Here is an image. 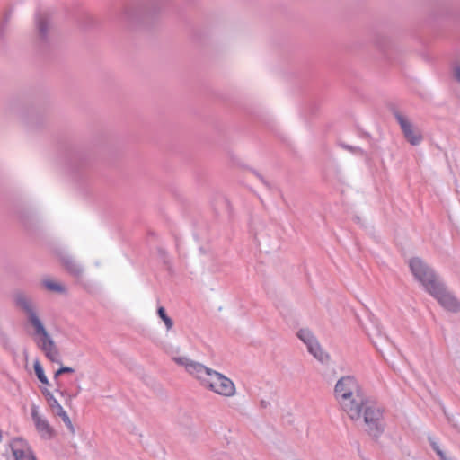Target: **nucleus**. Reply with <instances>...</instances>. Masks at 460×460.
Returning <instances> with one entry per match:
<instances>
[{
    "mask_svg": "<svg viewBox=\"0 0 460 460\" xmlns=\"http://www.w3.org/2000/svg\"><path fill=\"white\" fill-rule=\"evenodd\" d=\"M409 266L414 277L443 308L453 313L460 311V302L427 263L415 257L410 260Z\"/></svg>",
    "mask_w": 460,
    "mask_h": 460,
    "instance_id": "nucleus-1",
    "label": "nucleus"
},
{
    "mask_svg": "<svg viewBox=\"0 0 460 460\" xmlns=\"http://www.w3.org/2000/svg\"><path fill=\"white\" fill-rule=\"evenodd\" d=\"M173 360L178 365L183 366L186 371L198 379L202 386L214 393L226 397L235 394L234 382L223 374L187 357H177Z\"/></svg>",
    "mask_w": 460,
    "mask_h": 460,
    "instance_id": "nucleus-2",
    "label": "nucleus"
},
{
    "mask_svg": "<svg viewBox=\"0 0 460 460\" xmlns=\"http://www.w3.org/2000/svg\"><path fill=\"white\" fill-rule=\"evenodd\" d=\"M13 299L15 305L26 314L28 323L33 327L34 341L38 348L50 361L59 363L60 356L55 341L38 316L31 299L23 293H16Z\"/></svg>",
    "mask_w": 460,
    "mask_h": 460,
    "instance_id": "nucleus-3",
    "label": "nucleus"
},
{
    "mask_svg": "<svg viewBox=\"0 0 460 460\" xmlns=\"http://www.w3.org/2000/svg\"><path fill=\"white\" fill-rule=\"evenodd\" d=\"M334 394L341 409L351 420L360 419L359 406L363 404L366 396L354 376L341 377L335 385Z\"/></svg>",
    "mask_w": 460,
    "mask_h": 460,
    "instance_id": "nucleus-4",
    "label": "nucleus"
},
{
    "mask_svg": "<svg viewBox=\"0 0 460 460\" xmlns=\"http://www.w3.org/2000/svg\"><path fill=\"white\" fill-rule=\"evenodd\" d=\"M360 417L363 416L367 426V432L373 438H379L385 430L383 421V409L367 397L363 399V404L359 406Z\"/></svg>",
    "mask_w": 460,
    "mask_h": 460,
    "instance_id": "nucleus-5",
    "label": "nucleus"
},
{
    "mask_svg": "<svg viewBox=\"0 0 460 460\" xmlns=\"http://www.w3.org/2000/svg\"><path fill=\"white\" fill-rule=\"evenodd\" d=\"M168 0H147L146 4L125 10L124 15L131 22H145L148 16H152L164 6Z\"/></svg>",
    "mask_w": 460,
    "mask_h": 460,
    "instance_id": "nucleus-6",
    "label": "nucleus"
},
{
    "mask_svg": "<svg viewBox=\"0 0 460 460\" xmlns=\"http://www.w3.org/2000/svg\"><path fill=\"white\" fill-rule=\"evenodd\" d=\"M297 337L306 345L308 352L322 364H327L330 356L325 352L314 334L307 328H302L297 332Z\"/></svg>",
    "mask_w": 460,
    "mask_h": 460,
    "instance_id": "nucleus-7",
    "label": "nucleus"
},
{
    "mask_svg": "<svg viewBox=\"0 0 460 460\" xmlns=\"http://www.w3.org/2000/svg\"><path fill=\"white\" fill-rule=\"evenodd\" d=\"M14 460H37L31 447L22 438H14L10 443Z\"/></svg>",
    "mask_w": 460,
    "mask_h": 460,
    "instance_id": "nucleus-8",
    "label": "nucleus"
},
{
    "mask_svg": "<svg viewBox=\"0 0 460 460\" xmlns=\"http://www.w3.org/2000/svg\"><path fill=\"white\" fill-rule=\"evenodd\" d=\"M394 116L399 123L403 136L407 141L412 146L419 145L422 137L420 134L413 130L411 122L398 111H394Z\"/></svg>",
    "mask_w": 460,
    "mask_h": 460,
    "instance_id": "nucleus-9",
    "label": "nucleus"
},
{
    "mask_svg": "<svg viewBox=\"0 0 460 460\" xmlns=\"http://www.w3.org/2000/svg\"><path fill=\"white\" fill-rule=\"evenodd\" d=\"M42 394L45 396L49 407L52 409L54 413L62 419V420L64 421V423L66 424L67 429L72 433H75V428L72 424V421H71L68 414L66 413V411H64L63 407L58 402V401L54 397V395L48 389H44L42 391Z\"/></svg>",
    "mask_w": 460,
    "mask_h": 460,
    "instance_id": "nucleus-10",
    "label": "nucleus"
},
{
    "mask_svg": "<svg viewBox=\"0 0 460 460\" xmlns=\"http://www.w3.org/2000/svg\"><path fill=\"white\" fill-rule=\"evenodd\" d=\"M31 414L36 429L39 433H40L43 438H51L54 431L50 427L49 421L42 418L39 413V407L35 404H32L31 408Z\"/></svg>",
    "mask_w": 460,
    "mask_h": 460,
    "instance_id": "nucleus-11",
    "label": "nucleus"
},
{
    "mask_svg": "<svg viewBox=\"0 0 460 460\" xmlns=\"http://www.w3.org/2000/svg\"><path fill=\"white\" fill-rule=\"evenodd\" d=\"M60 261L66 271L75 278H81L84 273L83 266L67 253L60 254Z\"/></svg>",
    "mask_w": 460,
    "mask_h": 460,
    "instance_id": "nucleus-12",
    "label": "nucleus"
},
{
    "mask_svg": "<svg viewBox=\"0 0 460 460\" xmlns=\"http://www.w3.org/2000/svg\"><path fill=\"white\" fill-rule=\"evenodd\" d=\"M74 368L70 367H61L54 374V379L56 380L57 383L56 392L66 399V403L68 402H71L73 398L76 397L77 394H71L66 390H63L61 383L58 381V377L62 374L74 373Z\"/></svg>",
    "mask_w": 460,
    "mask_h": 460,
    "instance_id": "nucleus-13",
    "label": "nucleus"
},
{
    "mask_svg": "<svg viewBox=\"0 0 460 460\" xmlns=\"http://www.w3.org/2000/svg\"><path fill=\"white\" fill-rule=\"evenodd\" d=\"M36 25L38 28L39 34L42 40H47L49 31V22L46 17L41 14L36 16Z\"/></svg>",
    "mask_w": 460,
    "mask_h": 460,
    "instance_id": "nucleus-14",
    "label": "nucleus"
},
{
    "mask_svg": "<svg viewBox=\"0 0 460 460\" xmlns=\"http://www.w3.org/2000/svg\"><path fill=\"white\" fill-rule=\"evenodd\" d=\"M33 367H34L35 375L37 376L40 382H41L44 385H49V379L46 376V375L44 373V369L38 359H36L34 361Z\"/></svg>",
    "mask_w": 460,
    "mask_h": 460,
    "instance_id": "nucleus-15",
    "label": "nucleus"
},
{
    "mask_svg": "<svg viewBox=\"0 0 460 460\" xmlns=\"http://www.w3.org/2000/svg\"><path fill=\"white\" fill-rule=\"evenodd\" d=\"M43 285L47 289H49L50 291L57 292V293L64 294L66 291V288L64 286H62L61 284L49 280V279L44 280Z\"/></svg>",
    "mask_w": 460,
    "mask_h": 460,
    "instance_id": "nucleus-16",
    "label": "nucleus"
},
{
    "mask_svg": "<svg viewBox=\"0 0 460 460\" xmlns=\"http://www.w3.org/2000/svg\"><path fill=\"white\" fill-rule=\"evenodd\" d=\"M429 439V442L432 447V449L437 453V455L440 457L441 460H449V458H447L445 455V453L440 449L438 442L436 441V439L432 437H429L428 438Z\"/></svg>",
    "mask_w": 460,
    "mask_h": 460,
    "instance_id": "nucleus-17",
    "label": "nucleus"
},
{
    "mask_svg": "<svg viewBox=\"0 0 460 460\" xmlns=\"http://www.w3.org/2000/svg\"><path fill=\"white\" fill-rule=\"evenodd\" d=\"M157 314L159 317L164 321L167 330H170L172 325L173 322L172 320L166 314L165 309L164 307H159L157 310Z\"/></svg>",
    "mask_w": 460,
    "mask_h": 460,
    "instance_id": "nucleus-18",
    "label": "nucleus"
},
{
    "mask_svg": "<svg viewBox=\"0 0 460 460\" xmlns=\"http://www.w3.org/2000/svg\"><path fill=\"white\" fill-rule=\"evenodd\" d=\"M341 146L347 150V151H349L353 154H356V155H364V151L358 147V146H350V145H348V144H341Z\"/></svg>",
    "mask_w": 460,
    "mask_h": 460,
    "instance_id": "nucleus-19",
    "label": "nucleus"
},
{
    "mask_svg": "<svg viewBox=\"0 0 460 460\" xmlns=\"http://www.w3.org/2000/svg\"><path fill=\"white\" fill-rule=\"evenodd\" d=\"M454 78L460 84V65L454 67Z\"/></svg>",
    "mask_w": 460,
    "mask_h": 460,
    "instance_id": "nucleus-20",
    "label": "nucleus"
},
{
    "mask_svg": "<svg viewBox=\"0 0 460 460\" xmlns=\"http://www.w3.org/2000/svg\"><path fill=\"white\" fill-rule=\"evenodd\" d=\"M374 332H375L374 334H376V336H378L380 338L382 337V331H381L380 327L377 324L375 325Z\"/></svg>",
    "mask_w": 460,
    "mask_h": 460,
    "instance_id": "nucleus-21",
    "label": "nucleus"
},
{
    "mask_svg": "<svg viewBox=\"0 0 460 460\" xmlns=\"http://www.w3.org/2000/svg\"><path fill=\"white\" fill-rule=\"evenodd\" d=\"M269 406H270V402L266 401V400H261V408H268Z\"/></svg>",
    "mask_w": 460,
    "mask_h": 460,
    "instance_id": "nucleus-22",
    "label": "nucleus"
},
{
    "mask_svg": "<svg viewBox=\"0 0 460 460\" xmlns=\"http://www.w3.org/2000/svg\"><path fill=\"white\" fill-rule=\"evenodd\" d=\"M254 174L261 181V182L263 184L268 186V182L265 181V179L260 173H258L257 172H254Z\"/></svg>",
    "mask_w": 460,
    "mask_h": 460,
    "instance_id": "nucleus-23",
    "label": "nucleus"
},
{
    "mask_svg": "<svg viewBox=\"0 0 460 460\" xmlns=\"http://www.w3.org/2000/svg\"><path fill=\"white\" fill-rule=\"evenodd\" d=\"M6 22H7V20L0 27V36L1 37L4 35V26H5Z\"/></svg>",
    "mask_w": 460,
    "mask_h": 460,
    "instance_id": "nucleus-24",
    "label": "nucleus"
},
{
    "mask_svg": "<svg viewBox=\"0 0 460 460\" xmlns=\"http://www.w3.org/2000/svg\"><path fill=\"white\" fill-rule=\"evenodd\" d=\"M372 342L374 343V345H375L376 347H377V344H376V342L375 341H372ZM376 349H378V348H376Z\"/></svg>",
    "mask_w": 460,
    "mask_h": 460,
    "instance_id": "nucleus-25",
    "label": "nucleus"
},
{
    "mask_svg": "<svg viewBox=\"0 0 460 460\" xmlns=\"http://www.w3.org/2000/svg\"><path fill=\"white\" fill-rule=\"evenodd\" d=\"M367 334L369 337H371L373 335L369 331H367Z\"/></svg>",
    "mask_w": 460,
    "mask_h": 460,
    "instance_id": "nucleus-26",
    "label": "nucleus"
},
{
    "mask_svg": "<svg viewBox=\"0 0 460 460\" xmlns=\"http://www.w3.org/2000/svg\"><path fill=\"white\" fill-rule=\"evenodd\" d=\"M363 460H368V459H363Z\"/></svg>",
    "mask_w": 460,
    "mask_h": 460,
    "instance_id": "nucleus-27",
    "label": "nucleus"
},
{
    "mask_svg": "<svg viewBox=\"0 0 460 460\" xmlns=\"http://www.w3.org/2000/svg\"><path fill=\"white\" fill-rule=\"evenodd\" d=\"M450 460V459H449Z\"/></svg>",
    "mask_w": 460,
    "mask_h": 460,
    "instance_id": "nucleus-28",
    "label": "nucleus"
}]
</instances>
